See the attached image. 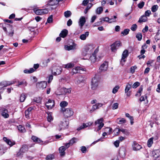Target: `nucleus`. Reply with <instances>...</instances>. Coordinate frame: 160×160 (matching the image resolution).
Instances as JSON below:
<instances>
[{
	"mask_svg": "<svg viewBox=\"0 0 160 160\" xmlns=\"http://www.w3.org/2000/svg\"><path fill=\"white\" fill-rule=\"evenodd\" d=\"M99 81V79L97 76H95L92 79L91 81V87L92 89L95 90L97 88Z\"/></svg>",
	"mask_w": 160,
	"mask_h": 160,
	"instance_id": "f257e3e1",
	"label": "nucleus"
},
{
	"mask_svg": "<svg viewBox=\"0 0 160 160\" xmlns=\"http://www.w3.org/2000/svg\"><path fill=\"white\" fill-rule=\"evenodd\" d=\"M103 118H101L95 121V126H97L98 128L97 129H96V128H95V131H96L97 132L98 131L104 126V124L103 122Z\"/></svg>",
	"mask_w": 160,
	"mask_h": 160,
	"instance_id": "f03ea898",
	"label": "nucleus"
},
{
	"mask_svg": "<svg viewBox=\"0 0 160 160\" xmlns=\"http://www.w3.org/2000/svg\"><path fill=\"white\" fill-rule=\"evenodd\" d=\"M62 111L63 112L64 115L66 118L70 117L73 114V112L71 108H67L65 109L62 108Z\"/></svg>",
	"mask_w": 160,
	"mask_h": 160,
	"instance_id": "7ed1b4c3",
	"label": "nucleus"
},
{
	"mask_svg": "<svg viewBox=\"0 0 160 160\" xmlns=\"http://www.w3.org/2000/svg\"><path fill=\"white\" fill-rule=\"evenodd\" d=\"M69 124V122L67 121H64V122H61L59 125V128L58 130L60 131L62 129H64L67 128Z\"/></svg>",
	"mask_w": 160,
	"mask_h": 160,
	"instance_id": "20e7f679",
	"label": "nucleus"
},
{
	"mask_svg": "<svg viewBox=\"0 0 160 160\" xmlns=\"http://www.w3.org/2000/svg\"><path fill=\"white\" fill-rule=\"evenodd\" d=\"M121 43L119 41L115 42L113 44L111 45V50L112 52H115L118 48L119 46L121 45Z\"/></svg>",
	"mask_w": 160,
	"mask_h": 160,
	"instance_id": "39448f33",
	"label": "nucleus"
},
{
	"mask_svg": "<svg viewBox=\"0 0 160 160\" xmlns=\"http://www.w3.org/2000/svg\"><path fill=\"white\" fill-rule=\"evenodd\" d=\"M52 74L54 75H58L61 73V70L60 68L56 66H54L52 68Z\"/></svg>",
	"mask_w": 160,
	"mask_h": 160,
	"instance_id": "423d86ee",
	"label": "nucleus"
},
{
	"mask_svg": "<svg viewBox=\"0 0 160 160\" xmlns=\"http://www.w3.org/2000/svg\"><path fill=\"white\" fill-rule=\"evenodd\" d=\"M54 101L51 99H49L45 104L46 106L48 109H52L54 106Z\"/></svg>",
	"mask_w": 160,
	"mask_h": 160,
	"instance_id": "0eeeda50",
	"label": "nucleus"
},
{
	"mask_svg": "<svg viewBox=\"0 0 160 160\" xmlns=\"http://www.w3.org/2000/svg\"><path fill=\"white\" fill-rule=\"evenodd\" d=\"M15 82L14 81H3L0 83V86L2 87V88L15 83Z\"/></svg>",
	"mask_w": 160,
	"mask_h": 160,
	"instance_id": "6e6552de",
	"label": "nucleus"
},
{
	"mask_svg": "<svg viewBox=\"0 0 160 160\" xmlns=\"http://www.w3.org/2000/svg\"><path fill=\"white\" fill-rule=\"evenodd\" d=\"M128 56V51L127 50H125L122 53L121 58V61H120V63L122 66H123L124 64V63H123V62L124 63L126 61L125 59Z\"/></svg>",
	"mask_w": 160,
	"mask_h": 160,
	"instance_id": "1a4fd4ad",
	"label": "nucleus"
},
{
	"mask_svg": "<svg viewBox=\"0 0 160 160\" xmlns=\"http://www.w3.org/2000/svg\"><path fill=\"white\" fill-rule=\"evenodd\" d=\"M14 81L16 82L15 83H18V84L16 85V86L18 87H20L21 86L25 87L28 84L27 82L24 79L22 80L21 81H19L18 80Z\"/></svg>",
	"mask_w": 160,
	"mask_h": 160,
	"instance_id": "9d476101",
	"label": "nucleus"
},
{
	"mask_svg": "<svg viewBox=\"0 0 160 160\" xmlns=\"http://www.w3.org/2000/svg\"><path fill=\"white\" fill-rule=\"evenodd\" d=\"M0 111L2 116L4 118H8L9 115L8 114V111L7 109L4 108H2L1 109Z\"/></svg>",
	"mask_w": 160,
	"mask_h": 160,
	"instance_id": "9b49d317",
	"label": "nucleus"
},
{
	"mask_svg": "<svg viewBox=\"0 0 160 160\" xmlns=\"http://www.w3.org/2000/svg\"><path fill=\"white\" fill-rule=\"evenodd\" d=\"M108 64L107 62H104L102 64L99 68V72L102 71H105L108 69Z\"/></svg>",
	"mask_w": 160,
	"mask_h": 160,
	"instance_id": "f8f14e48",
	"label": "nucleus"
},
{
	"mask_svg": "<svg viewBox=\"0 0 160 160\" xmlns=\"http://www.w3.org/2000/svg\"><path fill=\"white\" fill-rule=\"evenodd\" d=\"M132 147L133 150L135 151L138 150L142 148L141 145L138 143L136 141L133 142Z\"/></svg>",
	"mask_w": 160,
	"mask_h": 160,
	"instance_id": "ddd939ff",
	"label": "nucleus"
},
{
	"mask_svg": "<svg viewBox=\"0 0 160 160\" xmlns=\"http://www.w3.org/2000/svg\"><path fill=\"white\" fill-rule=\"evenodd\" d=\"M32 139L35 143H37L41 144H43V141L35 136H32Z\"/></svg>",
	"mask_w": 160,
	"mask_h": 160,
	"instance_id": "4468645a",
	"label": "nucleus"
},
{
	"mask_svg": "<svg viewBox=\"0 0 160 160\" xmlns=\"http://www.w3.org/2000/svg\"><path fill=\"white\" fill-rule=\"evenodd\" d=\"M119 155L122 158H124L126 156V150L124 148H121L119 151Z\"/></svg>",
	"mask_w": 160,
	"mask_h": 160,
	"instance_id": "2eb2a0df",
	"label": "nucleus"
},
{
	"mask_svg": "<svg viewBox=\"0 0 160 160\" xmlns=\"http://www.w3.org/2000/svg\"><path fill=\"white\" fill-rule=\"evenodd\" d=\"M76 44L74 43H73L72 45H65L64 48L65 50L69 51L71 50H74L76 49Z\"/></svg>",
	"mask_w": 160,
	"mask_h": 160,
	"instance_id": "dca6fc26",
	"label": "nucleus"
},
{
	"mask_svg": "<svg viewBox=\"0 0 160 160\" xmlns=\"http://www.w3.org/2000/svg\"><path fill=\"white\" fill-rule=\"evenodd\" d=\"M97 52V51L95 50L90 58V59L92 62L94 63L97 60L96 54Z\"/></svg>",
	"mask_w": 160,
	"mask_h": 160,
	"instance_id": "f3484780",
	"label": "nucleus"
},
{
	"mask_svg": "<svg viewBox=\"0 0 160 160\" xmlns=\"http://www.w3.org/2000/svg\"><path fill=\"white\" fill-rule=\"evenodd\" d=\"M152 155L155 158H157L160 155V152L158 149L154 150L152 152Z\"/></svg>",
	"mask_w": 160,
	"mask_h": 160,
	"instance_id": "a211bd4d",
	"label": "nucleus"
},
{
	"mask_svg": "<svg viewBox=\"0 0 160 160\" xmlns=\"http://www.w3.org/2000/svg\"><path fill=\"white\" fill-rule=\"evenodd\" d=\"M86 22L85 18L84 17H81L79 22V25L81 28L84 25Z\"/></svg>",
	"mask_w": 160,
	"mask_h": 160,
	"instance_id": "6ab92c4d",
	"label": "nucleus"
},
{
	"mask_svg": "<svg viewBox=\"0 0 160 160\" xmlns=\"http://www.w3.org/2000/svg\"><path fill=\"white\" fill-rule=\"evenodd\" d=\"M68 34V31L66 29L63 30L59 34V36L62 38H64L66 37Z\"/></svg>",
	"mask_w": 160,
	"mask_h": 160,
	"instance_id": "aec40b11",
	"label": "nucleus"
},
{
	"mask_svg": "<svg viewBox=\"0 0 160 160\" xmlns=\"http://www.w3.org/2000/svg\"><path fill=\"white\" fill-rule=\"evenodd\" d=\"M4 140L8 144L10 145V146H12L15 144V142H12L10 140L8 139L6 137H4Z\"/></svg>",
	"mask_w": 160,
	"mask_h": 160,
	"instance_id": "412c9836",
	"label": "nucleus"
},
{
	"mask_svg": "<svg viewBox=\"0 0 160 160\" xmlns=\"http://www.w3.org/2000/svg\"><path fill=\"white\" fill-rule=\"evenodd\" d=\"M66 149V148H65V146H62L59 148V153H60V155L61 156H64L65 155V151Z\"/></svg>",
	"mask_w": 160,
	"mask_h": 160,
	"instance_id": "4be33fe9",
	"label": "nucleus"
},
{
	"mask_svg": "<svg viewBox=\"0 0 160 160\" xmlns=\"http://www.w3.org/2000/svg\"><path fill=\"white\" fill-rule=\"evenodd\" d=\"M61 91L63 93V94L70 93L71 91V88H61Z\"/></svg>",
	"mask_w": 160,
	"mask_h": 160,
	"instance_id": "5701e85b",
	"label": "nucleus"
},
{
	"mask_svg": "<svg viewBox=\"0 0 160 160\" xmlns=\"http://www.w3.org/2000/svg\"><path fill=\"white\" fill-rule=\"evenodd\" d=\"M59 2V1H57V0H50L48 1L47 5L54 6L57 5Z\"/></svg>",
	"mask_w": 160,
	"mask_h": 160,
	"instance_id": "b1692460",
	"label": "nucleus"
},
{
	"mask_svg": "<svg viewBox=\"0 0 160 160\" xmlns=\"http://www.w3.org/2000/svg\"><path fill=\"white\" fill-rule=\"evenodd\" d=\"M89 34V32L88 31L86 32L84 34H81L80 36V38L82 40H85L86 38L88 37Z\"/></svg>",
	"mask_w": 160,
	"mask_h": 160,
	"instance_id": "393cba45",
	"label": "nucleus"
},
{
	"mask_svg": "<svg viewBox=\"0 0 160 160\" xmlns=\"http://www.w3.org/2000/svg\"><path fill=\"white\" fill-rule=\"evenodd\" d=\"M116 121L119 124H124L126 122V120L124 118H118L117 119Z\"/></svg>",
	"mask_w": 160,
	"mask_h": 160,
	"instance_id": "a878e982",
	"label": "nucleus"
},
{
	"mask_svg": "<svg viewBox=\"0 0 160 160\" xmlns=\"http://www.w3.org/2000/svg\"><path fill=\"white\" fill-rule=\"evenodd\" d=\"M147 20V18L145 16L143 15L141 16L138 21V22L142 23L143 22H145Z\"/></svg>",
	"mask_w": 160,
	"mask_h": 160,
	"instance_id": "bb28decb",
	"label": "nucleus"
},
{
	"mask_svg": "<svg viewBox=\"0 0 160 160\" xmlns=\"http://www.w3.org/2000/svg\"><path fill=\"white\" fill-rule=\"evenodd\" d=\"M25 152H24L21 151L20 149L19 151L17 153L16 155V157L17 158H22L23 157V154Z\"/></svg>",
	"mask_w": 160,
	"mask_h": 160,
	"instance_id": "cd10ccee",
	"label": "nucleus"
},
{
	"mask_svg": "<svg viewBox=\"0 0 160 160\" xmlns=\"http://www.w3.org/2000/svg\"><path fill=\"white\" fill-rule=\"evenodd\" d=\"M33 10L36 14L38 15H42V9H37L36 8H34Z\"/></svg>",
	"mask_w": 160,
	"mask_h": 160,
	"instance_id": "c85d7f7f",
	"label": "nucleus"
},
{
	"mask_svg": "<svg viewBox=\"0 0 160 160\" xmlns=\"http://www.w3.org/2000/svg\"><path fill=\"white\" fill-rule=\"evenodd\" d=\"M35 71V70L32 68H30L29 69H25L23 71L25 73H31Z\"/></svg>",
	"mask_w": 160,
	"mask_h": 160,
	"instance_id": "c756f323",
	"label": "nucleus"
},
{
	"mask_svg": "<svg viewBox=\"0 0 160 160\" xmlns=\"http://www.w3.org/2000/svg\"><path fill=\"white\" fill-rule=\"evenodd\" d=\"M153 138L152 137L148 140V142H147V144H148V146L149 147H150L152 146V145L153 143Z\"/></svg>",
	"mask_w": 160,
	"mask_h": 160,
	"instance_id": "7c9ffc66",
	"label": "nucleus"
},
{
	"mask_svg": "<svg viewBox=\"0 0 160 160\" xmlns=\"http://www.w3.org/2000/svg\"><path fill=\"white\" fill-rule=\"evenodd\" d=\"M26 97H27V96L24 93L22 94L21 95L20 98V102H23L25 101Z\"/></svg>",
	"mask_w": 160,
	"mask_h": 160,
	"instance_id": "2f4dec72",
	"label": "nucleus"
},
{
	"mask_svg": "<svg viewBox=\"0 0 160 160\" xmlns=\"http://www.w3.org/2000/svg\"><path fill=\"white\" fill-rule=\"evenodd\" d=\"M17 128L18 130L22 132H24L26 131L25 128L21 125H19Z\"/></svg>",
	"mask_w": 160,
	"mask_h": 160,
	"instance_id": "473e14b6",
	"label": "nucleus"
},
{
	"mask_svg": "<svg viewBox=\"0 0 160 160\" xmlns=\"http://www.w3.org/2000/svg\"><path fill=\"white\" fill-rule=\"evenodd\" d=\"M74 66V64L73 63H68L65 65V68L68 69L72 68Z\"/></svg>",
	"mask_w": 160,
	"mask_h": 160,
	"instance_id": "72a5a7b5",
	"label": "nucleus"
},
{
	"mask_svg": "<svg viewBox=\"0 0 160 160\" xmlns=\"http://www.w3.org/2000/svg\"><path fill=\"white\" fill-rule=\"evenodd\" d=\"M54 158V155L52 154H50L47 155L46 158L45 159L46 160H52Z\"/></svg>",
	"mask_w": 160,
	"mask_h": 160,
	"instance_id": "f704fd0d",
	"label": "nucleus"
},
{
	"mask_svg": "<svg viewBox=\"0 0 160 160\" xmlns=\"http://www.w3.org/2000/svg\"><path fill=\"white\" fill-rule=\"evenodd\" d=\"M132 84L128 83L126 86L125 91V93H127L129 90L131 88Z\"/></svg>",
	"mask_w": 160,
	"mask_h": 160,
	"instance_id": "c9c22d12",
	"label": "nucleus"
},
{
	"mask_svg": "<svg viewBox=\"0 0 160 160\" xmlns=\"http://www.w3.org/2000/svg\"><path fill=\"white\" fill-rule=\"evenodd\" d=\"M64 14L65 17L66 18L70 17L72 14L71 12L69 11L65 12Z\"/></svg>",
	"mask_w": 160,
	"mask_h": 160,
	"instance_id": "e433bc0d",
	"label": "nucleus"
},
{
	"mask_svg": "<svg viewBox=\"0 0 160 160\" xmlns=\"http://www.w3.org/2000/svg\"><path fill=\"white\" fill-rule=\"evenodd\" d=\"M158 8V6L157 5H154L151 8V11L152 12H155Z\"/></svg>",
	"mask_w": 160,
	"mask_h": 160,
	"instance_id": "4c0bfd02",
	"label": "nucleus"
},
{
	"mask_svg": "<svg viewBox=\"0 0 160 160\" xmlns=\"http://www.w3.org/2000/svg\"><path fill=\"white\" fill-rule=\"evenodd\" d=\"M138 26L136 24H134L132 25L130 29L132 31H135L136 30Z\"/></svg>",
	"mask_w": 160,
	"mask_h": 160,
	"instance_id": "58836bf2",
	"label": "nucleus"
},
{
	"mask_svg": "<svg viewBox=\"0 0 160 160\" xmlns=\"http://www.w3.org/2000/svg\"><path fill=\"white\" fill-rule=\"evenodd\" d=\"M68 104V103L66 101L62 102L60 104V106L62 108H64V107L67 106Z\"/></svg>",
	"mask_w": 160,
	"mask_h": 160,
	"instance_id": "ea45409f",
	"label": "nucleus"
},
{
	"mask_svg": "<svg viewBox=\"0 0 160 160\" xmlns=\"http://www.w3.org/2000/svg\"><path fill=\"white\" fill-rule=\"evenodd\" d=\"M39 85L40 87L42 88H45L47 86V83L45 82H42Z\"/></svg>",
	"mask_w": 160,
	"mask_h": 160,
	"instance_id": "a19ab883",
	"label": "nucleus"
},
{
	"mask_svg": "<svg viewBox=\"0 0 160 160\" xmlns=\"http://www.w3.org/2000/svg\"><path fill=\"white\" fill-rule=\"evenodd\" d=\"M102 7H100L97 9L96 11V12L97 14H100L102 12Z\"/></svg>",
	"mask_w": 160,
	"mask_h": 160,
	"instance_id": "79ce46f5",
	"label": "nucleus"
},
{
	"mask_svg": "<svg viewBox=\"0 0 160 160\" xmlns=\"http://www.w3.org/2000/svg\"><path fill=\"white\" fill-rule=\"evenodd\" d=\"M98 107L96 104L93 105L90 111V112L91 113L93 112L96 109H98Z\"/></svg>",
	"mask_w": 160,
	"mask_h": 160,
	"instance_id": "37998d69",
	"label": "nucleus"
},
{
	"mask_svg": "<svg viewBox=\"0 0 160 160\" xmlns=\"http://www.w3.org/2000/svg\"><path fill=\"white\" fill-rule=\"evenodd\" d=\"M136 37L138 41H140L142 39V37L141 33L140 32L138 33L137 34Z\"/></svg>",
	"mask_w": 160,
	"mask_h": 160,
	"instance_id": "c03bdc74",
	"label": "nucleus"
},
{
	"mask_svg": "<svg viewBox=\"0 0 160 160\" xmlns=\"http://www.w3.org/2000/svg\"><path fill=\"white\" fill-rule=\"evenodd\" d=\"M129 31L130 30L129 29H126L124 30L123 31L121 32V34L124 35H127L129 33Z\"/></svg>",
	"mask_w": 160,
	"mask_h": 160,
	"instance_id": "a18cd8bd",
	"label": "nucleus"
},
{
	"mask_svg": "<svg viewBox=\"0 0 160 160\" xmlns=\"http://www.w3.org/2000/svg\"><path fill=\"white\" fill-rule=\"evenodd\" d=\"M27 146L26 145H24L22 146V148L20 149L21 151H22L25 152L27 151Z\"/></svg>",
	"mask_w": 160,
	"mask_h": 160,
	"instance_id": "49530a36",
	"label": "nucleus"
},
{
	"mask_svg": "<svg viewBox=\"0 0 160 160\" xmlns=\"http://www.w3.org/2000/svg\"><path fill=\"white\" fill-rule=\"evenodd\" d=\"M47 120L49 122H51L53 120V118L51 114V113H49L48 114V116L47 117Z\"/></svg>",
	"mask_w": 160,
	"mask_h": 160,
	"instance_id": "de8ad7c7",
	"label": "nucleus"
},
{
	"mask_svg": "<svg viewBox=\"0 0 160 160\" xmlns=\"http://www.w3.org/2000/svg\"><path fill=\"white\" fill-rule=\"evenodd\" d=\"M144 4L145 3L144 2H141L138 4V7L139 8H142L143 7Z\"/></svg>",
	"mask_w": 160,
	"mask_h": 160,
	"instance_id": "09e8293b",
	"label": "nucleus"
},
{
	"mask_svg": "<svg viewBox=\"0 0 160 160\" xmlns=\"http://www.w3.org/2000/svg\"><path fill=\"white\" fill-rule=\"evenodd\" d=\"M119 131H120V132H122L123 134L126 135H127L128 133V131L126 129L123 128L120 129Z\"/></svg>",
	"mask_w": 160,
	"mask_h": 160,
	"instance_id": "8fccbe9b",
	"label": "nucleus"
},
{
	"mask_svg": "<svg viewBox=\"0 0 160 160\" xmlns=\"http://www.w3.org/2000/svg\"><path fill=\"white\" fill-rule=\"evenodd\" d=\"M34 102L37 103L40 102L41 101V99L40 97L38 98H35L33 99Z\"/></svg>",
	"mask_w": 160,
	"mask_h": 160,
	"instance_id": "3c124183",
	"label": "nucleus"
},
{
	"mask_svg": "<svg viewBox=\"0 0 160 160\" xmlns=\"http://www.w3.org/2000/svg\"><path fill=\"white\" fill-rule=\"evenodd\" d=\"M77 139L75 138H72L69 141V143L71 145H72L73 143L76 142V141L75 140H77Z\"/></svg>",
	"mask_w": 160,
	"mask_h": 160,
	"instance_id": "603ef678",
	"label": "nucleus"
},
{
	"mask_svg": "<svg viewBox=\"0 0 160 160\" xmlns=\"http://www.w3.org/2000/svg\"><path fill=\"white\" fill-rule=\"evenodd\" d=\"M140 85V83L138 82H135L132 85V87L133 88H136Z\"/></svg>",
	"mask_w": 160,
	"mask_h": 160,
	"instance_id": "864d4df0",
	"label": "nucleus"
},
{
	"mask_svg": "<svg viewBox=\"0 0 160 160\" xmlns=\"http://www.w3.org/2000/svg\"><path fill=\"white\" fill-rule=\"evenodd\" d=\"M144 14V16L146 17H149L151 14V12L150 10H147L145 11Z\"/></svg>",
	"mask_w": 160,
	"mask_h": 160,
	"instance_id": "5fc2aeb1",
	"label": "nucleus"
},
{
	"mask_svg": "<svg viewBox=\"0 0 160 160\" xmlns=\"http://www.w3.org/2000/svg\"><path fill=\"white\" fill-rule=\"evenodd\" d=\"M119 88V87L118 86H117L115 87L113 89V90L112 91V93L114 94L116 93L117 92V91Z\"/></svg>",
	"mask_w": 160,
	"mask_h": 160,
	"instance_id": "6e6d98bb",
	"label": "nucleus"
},
{
	"mask_svg": "<svg viewBox=\"0 0 160 160\" xmlns=\"http://www.w3.org/2000/svg\"><path fill=\"white\" fill-rule=\"evenodd\" d=\"M117 18V17L116 16H113V18H110V21L109 23H111L112 22H116V20L115 19Z\"/></svg>",
	"mask_w": 160,
	"mask_h": 160,
	"instance_id": "4d7b16f0",
	"label": "nucleus"
},
{
	"mask_svg": "<svg viewBox=\"0 0 160 160\" xmlns=\"http://www.w3.org/2000/svg\"><path fill=\"white\" fill-rule=\"evenodd\" d=\"M118 103H115L113 104L112 108L113 109H117L118 108Z\"/></svg>",
	"mask_w": 160,
	"mask_h": 160,
	"instance_id": "13d9d810",
	"label": "nucleus"
},
{
	"mask_svg": "<svg viewBox=\"0 0 160 160\" xmlns=\"http://www.w3.org/2000/svg\"><path fill=\"white\" fill-rule=\"evenodd\" d=\"M137 68V67L136 66L131 67L130 68V72L132 73H133L135 72V69Z\"/></svg>",
	"mask_w": 160,
	"mask_h": 160,
	"instance_id": "bf43d9fd",
	"label": "nucleus"
},
{
	"mask_svg": "<svg viewBox=\"0 0 160 160\" xmlns=\"http://www.w3.org/2000/svg\"><path fill=\"white\" fill-rule=\"evenodd\" d=\"M25 113L26 118H29L31 112H29L28 111L26 110Z\"/></svg>",
	"mask_w": 160,
	"mask_h": 160,
	"instance_id": "052dcab7",
	"label": "nucleus"
},
{
	"mask_svg": "<svg viewBox=\"0 0 160 160\" xmlns=\"http://www.w3.org/2000/svg\"><path fill=\"white\" fill-rule=\"evenodd\" d=\"M81 150L83 153H85L87 151V149L85 146H82L81 148Z\"/></svg>",
	"mask_w": 160,
	"mask_h": 160,
	"instance_id": "680f3d73",
	"label": "nucleus"
},
{
	"mask_svg": "<svg viewBox=\"0 0 160 160\" xmlns=\"http://www.w3.org/2000/svg\"><path fill=\"white\" fill-rule=\"evenodd\" d=\"M102 20L104 22H108L109 23L110 21V18L108 17L103 18L102 19Z\"/></svg>",
	"mask_w": 160,
	"mask_h": 160,
	"instance_id": "e2e57ef3",
	"label": "nucleus"
},
{
	"mask_svg": "<svg viewBox=\"0 0 160 160\" xmlns=\"http://www.w3.org/2000/svg\"><path fill=\"white\" fill-rule=\"evenodd\" d=\"M125 116L127 117L128 118L130 119V120H133V117L130 116L128 113H126Z\"/></svg>",
	"mask_w": 160,
	"mask_h": 160,
	"instance_id": "0e129e2a",
	"label": "nucleus"
},
{
	"mask_svg": "<svg viewBox=\"0 0 160 160\" xmlns=\"http://www.w3.org/2000/svg\"><path fill=\"white\" fill-rule=\"evenodd\" d=\"M42 14L48 13V8L42 9Z\"/></svg>",
	"mask_w": 160,
	"mask_h": 160,
	"instance_id": "69168bd1",
	"label": "nucleus"
},
{
	"mask_svg": "<svg viewBox=\"0 0 160 160\" xmlns=\"http://www.w3.org/2000/svg\"><path fill=\"white\" fill-rule=\"evenodd\" d=\"M52 22V18L51 16L49 17L47 19V22L48 23H51Z\"/></svg>",
	"mask_w": 160,
	"mask_h": 160,
	"instance_id": "338daca9",
	"label": "nucleus"
},
{
	"mask_svg": "<svg viewBox=\"0 0 160 160\" xmlns=\"http://www.w3.org/2000/svg\"><path fill=\"white\" fill-rule=\"evenodd\" d=\"M53 75H50L49 77V78H48V83H50L51 81H52V80L53 79Z\"/></svg>",
	"mask_w": 160,
	"mask_h": 160,
	"instance_id": "774afa93",
	"label": "nucleus"
}]
</instances>
